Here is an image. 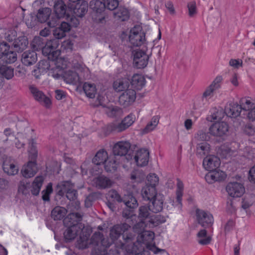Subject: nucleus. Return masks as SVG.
Returning <instances> with one entry per match:
<instances>
[{
	"instance_id": "f257e3e1",
	"label": "nucleus",
	"mask_w": 255,
	"mask_h": 255,
	"mask_svg": "<svg viewBox=\"0 0 255 255\" xmlns=\"http://www.w3.org/2000/svg\"><path fill=\"white\" fill-rule=\"evenodd\" d=\"M131 223L117 224L111 229L110 233V238L113 241L118 240L121 235L123 236L125 243H121L120 248L126 250L128 252H130V250L128 249L127 247L129 245H131L132 247L133 245L134 235L129 232V230L131 229Z\"/></svg>"
},
{
	"instance_id": "f03ea898",
	"label": "nucleus",
	"mask_w": 255,
	"mask_h": 255,
	"mask_svg": "<svg viewBox=\"0 0 255 255\" xmlns=\"http://www.w3.org/2000/svg\"><path fill=\"white\" fill-rule=\"evenodd\" d=\"M90 244L94 246V250L92 251L94 255H106L107 249L111 246V243L107 238L100 232H95L92 236L90 242Z\"/></svg>"
},
{
	"instance_id": "7ed1b4c3",
	"label": "nucleus",
	"mask_w": 255,
	"mask_h": 255,
	"mask_svg": "<svg viewBox=\"0 0 255 255\" xmlns=\"http://www.w3.org/2000/svg\"><path fill=\"white\" fill-rule=\"evenodd\" d=\"M56 194L60 196L66 194L67 198L71 201L76 200L78 193L74 189V185L70 181H64L57 184L56 188Z\"/></svg>"
},
{
	"instance_id": "20e7f679",
	"label": "nucleus",
	"mask_w": 255,
	"mask_h": 255,
	"mask_svg": "<svg viewBox=\"0 0 255 255\" xmlns=\"http://www.w3.org/2000/svg\"><path fill=\"white\" fill-rule=\"evenodd\" d=\"M135 121V116L130 113L126 116L120 123H111L108 126V129L112 132H122L130 126H131Z\"/></svg>"
},
{
	"instance_id": "39448f33",
	"label": "nucleus",
	"mask_w": 255,
	"mask_h": 255,
	"mask_svg": "<svg viewBox=\"0 0 255 255\" xmlns=\"http://www.w3.org/2000/svg\"><path fill=\"white\" fill-rule=\"evenodd\" d=\"M129 40L133 46H139L143 43L145 40V33L140 25H135L130 30Z\"/></svg>"
},
{
	"instance_id": "423d86ee",
	"label": "nucleus",
	"mask_w": 255,
	"mask_h": 255,
	"mask_svg": "<svg viewBox=\"0 0 255 255\" xmlns=\"http://www.w3.org/2000/svg\"><path fill=\"white\" fill-rule=\"evenodd\" d=\"M133 64L137 69L145 67L148 62L149 55L145 51L137 49L132 52Z\"/></svg>"
},
{
	"instance_id": "0eeeda50",
	"label": "nucleus",
	"mask_w": 255,
	"mask_h": 255,
	"mask_svg": "<svg viewBox=\"0 0 255 255\" xmlns=\"http://www.w3.org/2000/svg\"><path fill=\"white\" fill-rule=\"evenodd\" d=\"M131 144L127 141H120L115 143L113 148V152L116 156H126V158L129 159L131 158L130 154H128Z\"/></svg>"
},
{
	"instance_id": "6e6552de",
	"label": "nucleus",
	"mask_w": 255,
	"mask_h": 255,
	"mask_svg": "<svg viewBox=\"0 0 255 255\" xmlns=\"http://www.w3.org/2000/svg\"><path fill=\"white\" fill-rule=\"evenodd\" d=\"M229 125L224 122H217L213 124L209 128V132L216 137H223L229 131Z\"/></svg>"
},
{
	"instance_id": "1a4fd4ad",
	"label": "nucleus",
	"mask_w": 255,
	"mask_h": 255,
	"mask_svg": "<svg viewBox=\"0 0 255 255\" xmlns=\"http://www.w3.org/2000/svg\"><path fill=\"white\" fill-rule=\"evenodd\" d=\"M59 45V40L57 39H51L45 43L43 49V54L48 56L50 59L52 57H56L60 54V51L57 49Z\"/></svg>"
},
{
	"instance_id": "9d476101",
	"label": "nucleus",
	"mask_w": 255,
	"mask_h": 255,
	"mask_svg": "<svg viewBox=\"0 0 255 255\" xmlns=\"http://www.w3.org/2000/svg\"><path fill=\"white\" fill-rule=\"evenodd\" d=\"M196 215L198 223L202 227L207 228L212 226L213 217L209 212L198 209L196 211Z\"/></svg>"
},
{
	"instance_id": "9b49d317",
	"label": "nucleus",
	"mask_w": 255,
	"mask_h": 255,
	"mask_svg": "<svg viewBox=\"0 0 255 255\" xmlns=\"http://www.w3.org/2000/svg\"><path fill=\"white\" fill-rule=\"evenodd\" d=\"M135 99V91L132 89H127L119 96V102L120 105L126 108L131 105Z\"/></svg>"
},
{
	"instance_id": "f8f14e48",
	"label": "nucleus",
	"mask_w": 255,
	"mask_h": 255,
	"mask_svg": "<svg viewBox=\"0 0 255 255\" xmlns=\"http://www.w3.org/2000/svg\"><path fill=\"white\" fill-rule=\"evenodd\" d=\"M82 217L83 215L80 213H71L64 219V225L65 226H74L84 228V225L80 222L82 219Z\"/></svg>"
},
{
	"instance_id": "ddd939ff",
	"label": "nucleus",
	"mask_w": 255,
	"mask_h": 255,
	"mask_svg": "<svg viewBox=\"0 0 255 255\" xmlns=\"http://www.w3.org/2000/svg\"><path fill=\"white\" fill-rule=\"evenodd\" d=\"M223 81L221 76H217L211 84L208 86L202 95L203 99H210L213 96L214 92L221 87V84Z\"/></svg>"
},
{
	"instance_id": "4468645a",
	"label": "nucleus",
	"mask_w": 255,
	"mask_h": 255,
	"mask_svg": "<svg viewBox=\"0 0 255 255\" xmlns=\"http://www.w3.org/2000/svg\"><path fill=\"white\" fill-rule=\"evenodd\" d=\"M226 191L233 197H240L243 195L245 189L244 186L238 182H230L226 187Z\"/></svg>"
},
{
	"instance_id": "2eb2a0df",
	"label": "nucleus",
	"mask_w": 255,
	"mask_h": 255,
	"mask_svg": "<svg viewBox=\"0 0 255 255\" xmlns=\"http://www.w3.org/2000/svg\"><path fill=\"white\" fill-rule=\"evenodd\" d=\"M51 59L55 65L54 67L51 69L53 71L51 72L52 76L56 79H58L61 75V74L58 72H60L62 70L66 68L67 62L64 59L61 58H58V57H52Z\"/></svg>"
},
{
	"instance_id": "dca6fc26",
	"label": "nucleus",
	"mask_w": 255,
	"mask_h": 255,
	"mask_svg": "<svg viewBox=\"0 0 255 255\" xmlns=\"http://www.w3.org/2000/svg\"><path fill=\"white\" fill-rule=\"evenodd\" d=\"M226 176L224 172L216 169L208 173L205 175V179L208 183L212 184L215 182H221L224 180Z\"/></svg>"
},
{
	"instance_id": "f3484780",
	"label": "nucleus",
	"mask_w": 255,
	"mask_h": 255,
	"mask_svg": "<svg viewBox=\"0 0 255 255\" xmlns=\"http://www.w3.org/2000/svg\"><path fill=\"white\" fill-rule=\"evenodd\" d=\"M145 227V222L141 220V221L135 224L132 228V230L135 233L142 234L141 237L142 238V241L143 242L146 241L145 239L146 237H148L149 240H153L154 235L152 232L144 231Z\"/></svg>"
},
{
	"instance_id": "a211bd4d",
	"label": "nucleus",
	"mask_w": 255,
	"mask_h": 255,
	"mask_svg": "<svg viewBox=\"0 0 255 255\" xmlns=\"http://www.w3.org/2000/svg\"><path fill=\"white\" fill-rule=\"evenodd\" d=\"M67 229L64 232V238L66 242H69L74 240L76 237L80 235L84 228L78 226H66Z\"/></svg>"
},
{
	"instance_id": "6ab92c4d",
	"label": "nucleus",
	"mask_w": 255,
	"mask_h": 255,
	"mask_svg": "<svg viewBox=\"0 0 255 255\" xmlns=\"http://www.w3.org/2000/svg\"><path fill=\"white\" fill-rule=\"evenodd\" d=\"M29 90L36 101L43 104L47 107L50 105L51 101L50 99L46 97L42 91L39 90L36 87L33 86H30L29 87Z\"/></svg>"
},
{
	"instance_id": "aec40b11",
	"label": "nucleus",
	"mask_w": 255,
	"mask_h": 255,
	"mask_svg": "<svg viewBox=\"0 0 255 255\" xmlns=\"http://www.w3.org/2000/svg\"><path fill=\"white\" fill-rule=\"evenodd\" d=\"M2 168L4 172L9 175H14L18 171V168L15 164V161L10 157H6L4 159Z\"/></svg>"
},
{
	"instance_id": "412c9836",
	"label": "nucleus",
	"mask_w": 255,
	"mask_h": 255,
	"mask_svg": "<svg viewBox=\"0 0 255 255\" xmlns=\"http://www.w3.org/2000/svg\"><path fill=\"white\" fill-rule=\"evenodd\" d=\"M29 161L26 165L23 166L21 169V173L25 178L33 177L38 171L36 159Z\"/></svg>"
},
{
	"instance_id": "4be33fe9",
	"label": "nucleus",
	"mask_w": 255,
	"mask_h": 255,
	"mask_svg": "<svg viewBox=\"0 0 255 255\" xmlns=\"http://www.w3.org/2000/svg\"><path fill=\"white\" fill-rule=\"evenodd\" d=\"M220 165V160L215 156H207L203 160V165L207 170L210 171L216 169Z\"/></svg>"
},
{
	"instance_id": "5701e85b",
	"label": "nucleus",
	"mask_w": 255,
	"mask_h": 255,
	"mask_svg": "<svg viewBox=\"0 0 255 255\" xmlns=\"http://www.w3.org/2000/svg\"><path fill=\"white\" fill-rule=\"evenodd\" d=\"M149 152L145 149L138 150L134 157L135 161L138 166H144L147 164L149 159Z\"/></svg>"
},
{
	"instance_id": "b1692460",
	"label": "nucleus",
	"mask_w": 255,
	"mask_h": 255,
	"mask_svg": "<svg viewBox=\"0 0 255 255\" xmlns=\"http://www.w3.org/2000/svg\"><path fill=\"white\" fill-rule=\"evenodd\" d=\"M113 183L110 179L104 175L99 176L93 179L94 185L99 189L110 188Z\"/></svg>"
},
{
	"instance_id": "393cba45",
	"label": "nucleus",
	"mask_w": 255,
	"mask_h": 255,
	"mask_svg": "<svg viewBox=\"0 0 255 255\" xmlns=\"http://www.w3.org/2000/svg\"><path fill=\"white\" fill-rule=\"evenodd\" d=\"M71 30V25L65 21L62 22L60 25L56 28L53 32V35L55 38L54 39L59 40L66 36V33Z\"/></svg>"
},
{
	"instance_id": "a878e982",
	"label": "nucleus",
	"mask_w": 255,
	"mask_h": 255,
	"mask_svg": "<svg viewBox=\"0 0 255 255\" xmlns=\"http://www.w3.org/2000/svg\"><path fill=\"white\" fill-rule=\"evenodd\" d=\"M242 111L240 104L234 102L230 103L225 108V113L231 118L238 117L240 115Z\"/></svg>"
},
{
	"instance_id": "bb28decb",
	"label": "nucleus",
	"mask_w": 255,
	"mask_h": 255,
	"mask_svg": "<svg viewBox=\"0 0 255 255\" xmlns=\"http://www.w3.org/2000/svg\"><path fill=\"white\" fill-rule=\"evenodd\" d=\"M37 61V54L34 51L28 50L24 52L21 56V62L25 66H30Z\"/></svg>"
},
{
	"instance_id": "cd10ccee",
	"label": "nucleus",
	"mask_w": 255,
	"mask_h": 255,
	"mask_svg": "<svg viewBox=\"0 0 255 255\" xmlns=\"http://www.w3.org/2000/svg\"><path fill=\"white\" fill-rule=\"evenodd\" d=\"M54 11L55 15L60 18L66 17L67 7L64 1L62 0L55 1L54 5Z\"/></svg>"
},
{
	"instance_id": "c85d7f7f",
	"label": "nucleus",
	"mask_w": 255,
	"mask_h": 255,
	"mask_svg": "<svg viewBox=\"0 0 255 255\" xmlns=\"http://www.w3.org/2000/svg\"><path fill=\"white\" fill-rule=\"evenodd\" d=\"M67 213V210L64 207L57 206L55 207L51 212V217L54 221L64 220Z\"/></svg>"
},
{
	"instance_id": "c756f323",
	"label": "nucleus",
	"mask_w": 255,
	"mask_h": 255,
	"mask_svg": "<svg viewBox=\"0 0 255 255\" xmlns=\"http://www.w3.org/2000/svg\"><path fill=\"white\" fill-rule=\"evenodd\" d=\"M28 44L27 37L25 36H21L14 39L12 45L14 50L19 52L26 49Z\"/></svg>"
},
{
	"instance_id": "7c9ffc66",
	"label": "nucleus",
	"mask_w": 255,
	"mask_h": 255,
	"mask_svg": "<svg viewBox=\"0 0 255 255\" xmlns=\"http://www.w3.org/2000/svg\"><path fill=\"white\" fill-rule=\"evenodd\" d=\"M100 104L103 106L104 108V112L109 117L114 118L120 117L123 114V110L119 107L113 105L106 106L105 105H103L100 102Z\"/></svg>"
},
{
	"instance_id": "2f4dec72",
	"label": "nucleus",
	"mask_w": 255,
	"mask_h": 255,
	"mask_svg": "<svg viewBox=\"0 0 255 255\" xmlns=\"http://www.w3.org/2000/svg\"><path fill=\"white\" fill-rule=\"evenodd\" d=\"M88 3L83 0L81 3H77L73 8L74 14L79 17H82L87 12Z\"/></svg>"
},
{
	"instance_id": "473e14b6",
	"label": "nucleus",
	"mask_w": 255,
	"mask_h": 255,
	"mask_svg": "<svg viewBox=\"0 0 255 255\" xmlns=\"http://www.w3.org/2000/svg\"><path fill=\"white\" fill-rule=\"evenodd\" d=\"M130 83L133 88L139 90L144 86L145 80L142 75L134 74L132 77Z\"/></svg>"
},
{
	"instance_id": "72a5a7b5",
	"label": "nucleus",
	"mask_w": 255,
	"mask_h": 255,
	"mask_svg": "<svg viewBox=\"0 0 255 255\" xmlns=\"http://www.w3.org/2000/svg\"><path fill=\"white\" fill-rule=\"evenodd\" d=\"M151 201V203L149 205L151 212L153 213L160 212L163 209V200L162 197L156 195Z\"/></svg>"
},
{
	"instance_id": "f704fd0d",
	"label": "nucleus",
	"mask_w": 255,
	"mask_h": 255,
	"mask_svg": "<svg viewBox=\"0 0 255 255\" xmlns=\"http://www.w3.org/2000/svg\"><path fill=\"white\" fill-rule=\"evenodd\" d=\"M141 195L144 200H152L157 195L156 189L153 186H145L141 190Z\"/></svg>"
},
{
	"instance_id": "c9c22d12",
	"label": "nucleus",
	"mask_w": 255,
	"mask_h": 255,
	"mask_svg": "<svg viewBox=\"0 0 255 255\" xmlns=\"http://www.w3.org/2000/svg\"><path fill=\"white\" fill-rule=\"evenodd\" d=\"M108 159L107 152L104 149L99 150L93 158V162L96 165L104 164Z\"/></svg>"
},
{
	"instance_id": "e433bc0d",
	"label": "nucleus",
	"mask_w": 255,
	"mask_h": 255,
	"mask_svg": "<svg viewBox=\"0 0 255 255\" xmlns=\"http://www.w3.org/2000/svg\"><path fill=\"white\" fill-rule=\"evenodd\" d=\"M51 13V10L48 7L40 8L36 14L37 20L40 23L46 22Z\"/></svg>"
},
{
	"instance_id": "4c0bfd02",
	"label": "nucleus",
	"mask_w": 255,
	"mask_h": 255,
	"mask_svg": "<svg viewBox=\"0 0 255 255\" xmlns=\"http://www.w3.org/2000/svg\"><path fill=\"white\" fill-rule=\"evenodd\" d=\"M210 150V146L207 142L198 143L196 145V154L201 158L208 155Z\"/></svg>"
},
{
	"instance_id": "58836bf2",
	"label": "nucleus",
	"mask_w": 255,
	"mask_h": 255,
	"mask_svg": "<svg viewBox=\"0 0 255 255\" xmlns=\"http://www.w3.org/2000/svg\"><path fill=\"white\" fill-rule=\"evenodd\" d=\"M159 120L158 116H154L145 127L140 129V133L142 135L145 134L153 130L158 125Z\"/></svg>"
},
{
	"instance_id": "ea45409f",
	"label": "nucleus",
	"mask_w": 255,
	"mask_h": 255,
	"mask_svg": "<svg viewBox=\"0 0 255 255\" xmlns=\"http://www.w3.org/2000/svg\"><path fill=\"white\" fill-rule=\"evenodd\" d=\"M129 86V80L122 78L116 80L113 83V88L117 92H121L127 89Z\"/></svg>"
},
{
	"instance_id": "a19ab883",
	"label": "nucleus",
	"mask_w": 255,
	"mask_h": 255,
	"mask_svg": "<svg viewBox=\"0 0 255 255\" xmlns=\"http://www.w3.org/2000/svg\"><path fill=\"white\" fill-rule=\"evenodd\" d=\"M64 78L66 82L69 84H77L80 81L79 76L75 71L69 70L65 73Z\"/></svg>"
},
{
	"instance_id": "79ce46f5",
	"label": "nucleus",
	"mask_w": 255,
	"mask_h": 255,
	"mask_svg": "<svg viewBox=\"0 0 255 255\" xmlns=\"http://www.w3.org/2000/svg\"><path fill=\"white\" fill-rule=\"evenodd\" d=\"M105 5L103 1L99 0H92L90 2L89 7L97 13L101 14L105 10Z\"/></svg>"
},
{
	"instance_id": "37998d69",
	"label": "nucleus",
	"mask_w": 255,
	"mask_h": 255,
	"mask_svg": "<svg viewBox=\"0 0 255 255\" xmlns=\"http://www.w3.org/2000/svg\"><path fill=\"white\" fill-rule=\"evenodd\" d=\"M83 90L86 96L90 98H94L97 93L95 84L85 82L83 86Z\"/></svg>"
},
{
	"instance_id": "c03bdc74",
	"label": "nucleus",
	"mask_w": 255,
	"mask_h": 255,
	"mask_svg": "<svg viewBox=\"0 0 255 255\" xmlns=\"http://www.w3.org/2000/svg\"><path fill=\"white\" fill-rule=\"evenodd\" d=\"M123 202L127 208L130 209H135L138 206L137 201L131 194L125 195Z\"/></svg>"
},
{
	"instance_id": "a18cd8bd",
	"label": "nucleus",
	"mask_w": 255,
	"mask_h": 255,
	"mask_svg": "<svg viewBox=\"0 0 255 255\" xmlns=\"http://www.w3.org/2000/svg\"><path fill=\"white\" fill-rule=\"evenodd\" d=\"M207 231L205 229L200 230L197 234L198 238V242L201 245H206L210 243L211 241V237L207 236Z\"/></svg>"
},
{
	"instance_id": "49530a36",
	"label": "nucleus",
	"mask_w": 255,
	"mask_h": 255,
	"mask_svg": "<svg viewBox=\"0 0 255 255\" xmlns=\"http://www.w3.org/2000/svg\"><path fill=\"white\" fill-rule=\"evenodd\" d=\"M43 178L42 176H37L32 183L31 193L33 195L39 194L41 187L43 184Z\"/></svg>"
},
{
	"instance_id": "de8ad7c7",
	"label": "nucleus",
	"mask_w": 255,
	"mask_h": 255,
	"mask_svg": "<svg viewBox=\"0 0 255 255\" xmlns=\"http://www.w3.org/2000/svg\"><path fill=\"white\" fill-rule=\"evenodd\" d=\"M89 234H84L83 232L80 235L79 239L77 240V247L79 249H85L89 247L88 239Z\"/></svg>"
},
{
	"instance_id": "09e8293b",
	"label": "nucleus",
	"mask_w": 255,
	"mask_h": 255,
	"mask_svg": "<svg viewBox=\"0 0 255 255\" xmlns=\"http://www.w3.org/2000/svg\"><path fill=\"white\" fill-rule=\"evenodd\" d=\"M115 17L121 21H125L128 19L129 15L128 10L122 7H120L117 12L114 13Z\"/></svg>"
},
{
	"instance_id": "8fccbe9b",
	"label": "nucleus",
	"mask_w": 255,
	"mask_h": 255,
	"mask_svg": "<svg viewBox=\"0 0 255 255\" xmlns=\"http://www.w3.org/2000/svg\"><path fill=\"white\" fill-rule=\"evenodd\" d=\"M44 45V39L39 36L35 37L31 43V47L34 50L39 51L41 50L42 52Z\"/></svg>"
},
{
	"instance_id": "3c124183",
	"label": "nucleus",
	"mask_w": 255,
	"mask_h": 255,
	"mask_svg": "<svg viewBox=\"0 0 255 255\" xmlns=\"http://www.w3.org/2000/svg\"><path fill=\"white\" fill-rule=\"evenodd\" d=\"M239 104L242 110L247 111H250L254 107V104L249 98H243L239 102Z\"/></svg>"
},
{
	"instance_id": "603ef678",
	"label": "nucleus",
	"mask_w": 255,
	"mask_h": 255,
	"mask_svg": "<svg viewBox=\"0 0 255 255\" xmlns=\"http://www.w3.org/2000/svg\"><path fill=\"white\" fill-rule=\"evenodd\" d=\"M0 74L6 79H11L14 75L13 69L10 66L2 65L0 68Z\"/></svg>"
},
{
	"instance_id": "864d4df0",
	"label": "nucleus",
	"mask_w": 255,
	"mask_h": 255,
	"mask_svg": "<svg viewBox=\"0 0 255 255\" xmlns=\"http://www.w3.org/2000/svg\"><path fill=\"white\" fill-rule=\"evenodd\" d=\"M183 184L180 181L178 180L177 189L176 190V200L178 203V208L181 209L182 207V197L183 196Z\"/></svg>"
},
{
	"instance_id": "5fc2aeb1",
	"label": "nucleus",
	"mask_w": 255,
	"mask_h": 255,
	"mask_svg": "<svg viewBox=\"0 0 255 255\" xmlns=\"http://www.w3.org/2000/svg\"><path fill=\"white\" fill-rule=\"evenodd\" d=\"M105 164V169L107 172H114L117 169L118 163L115 159L106 161Z\"/></svg>"
},
{
	"instance_id": "6e6d98bb",
	"label": "nucleus",
	"mask_w": 255,
	"mask_h": 255,
	"mask_svg": "<svg viewBox=\"0 0 255 255\" xmlns=\"http://www.w3.org/2000/svg\"><path fill=\"white\" fill-rule=\"evenodd\" d=\"M138 217L142 220L147 218L150 216V208L149 206H142L138 209Z\"/></svg>"
},
{
	"instance_id": "4d7b16f0",
	"label": "nucleus",
	"mask_w": 255,
	"mask_h": 255,
	"mask_svg": "<svg viewBox=\"0 0 255 255\" xmlns=\"http://www.w3.org/2000/svg\"><path fill=\"white\" fill-rule=\"evenodd\" d=\"M166 221V218L161 215H156L150 217L149 222L154 226H157Z\"/></svg>"
},
{
	"instance_id": "13d9d810",
	"label": "nucleus",
	"mask_w": 255,
	"mask_h": 255,
	"mask_svg": "<svg viewBox=\"0 0 255 255\" xmlns=\"http://www.w3.org/2000/svg\"><path fill=\"white\" fill-rule=\"evenodd\" d=\"M187 8L188 10V15L193 17L197 13V9L196 3L195 1H190L187 3Z\"/></svg>"
},
{
	"instance_id": "bf43d9fd",
	"label": "nucleus",
	"mask_w": 255,
	"mask_h": 255,
	"mask_svg": "<svg viewBox=\"0 0 255 255\" xmlns=\"http://www.w3.org/2000/svg\"><path fill=\"white\" fill-rule=\"evenodd\" d=\"M3 58H4V59L7 63H11L14 62L16 60L17 54L15 52L9 51V50L6 52Z\"/></svg>"
},
{
	"instance_id": "052dcab7",
	"label": "nucleus",
	"mask_w": 255,
	"mask_h": 255,
	"mask_svg": "<svg viewBox=\"0 0 255 255\" xmlns=\"http://www.w3.org/2000/svg\"><path fill=\"white\" fill-rule=\"evenodd\" d=\"M147 186H153L155 188L156 185L158 182V177L155 174H150L147 176Z\"/></svg>"
},
{
	"instance_id": "680f3d73",
	"label": "nucleus",
	"mask_w": 255,
	"mask_h": 255,
	"mask_svg": "<svg viewBox=\"0 0 255 255\" xmlns=\"http://www.w3.org/2000/svg\"><path fill=\"white\" fill-rule=\"evenodd\" d=\"M134 209H130L127 207L123 210L122 215L123 217L128 220L126 223L132 224V220H130L133 216V211Z\"/></svg>"
},
{
	"instance_id": "e2e57ef3",
	"label": "nucleus",
	"mask_w": 255,
	"mask_h": 255,
	"mask_svg": "<svg viewBox=\"0 0 255 255\" xmlns=\"http://www.w3.org/2000/svg\"><path fill=\"white\" fill-rule=\"evenodd\" d=\"M224 113L222 110H218L216 109L212 110L211 113V120H220L224 117Z\"/></svg>"
},
{
	"instance_id": "0e129e2a",
	"label": "nucleus",
	"mask_w": 255,
	"mask_h": 255,
	"mask_svg": "<svg viewBox=\"0 0 255 255\" xmlns=\"http://www.w3.org/2000/svg\"><path fill=\"white\" fill-rule=\"evenodd\" d=\"M195 138L198 141H204L207 140L209 137L208 133L203 130H199L195 135Z\"/></svg>"
},
{
	"instance_id": "69168bd1",
	"label": "nucleus",
	"mask_w": 255,
	"mask_h": 255,
	"mask_svg": "<svg viewBox=\"0 0 255 255\" xmlns=\"http://www.w3.org/2000/svg\"><path fill=\"white\" fill-rule=\"evenodd\" d=\"M77 17L75 14L70 15L69 14L66 15V19L67 22L72 26L77 27L79 24V20L76 18Z\"/></svg>"
},
{
	"instance_id": "338daca9",
	"label": "nucleus",
	"mask_w": 255,
	"mask_h": 255,
	"mask_svg": "<svg viewBox=\"0 0 255 255\" xmlns=\"http://www.w3.org/2000/svg\"><path fill=\"white\" fill-rule=\"evenodd\" d=\"M52 192V185L51 183H49L45 191L43 190L42 193V199L45 201H49V194Z\"/></svg>"
},
{
	"instance_id": "774afa93",
	"label": "nucleus",
	"mask_w": 255,
	"mask_h": 255,
	"mask_svg": "<svg viewBox=\"0 0 255 255\" xmlns=\"http://www.w3.org/2000/svg\"><path fill=\"white\" fill-rule=\"evenodd\" d=\"M38 67L41 70L42 72L46 70H49L50 67V64L48 60H43L38 62Z\"/></svg>"
}]
</instances>
